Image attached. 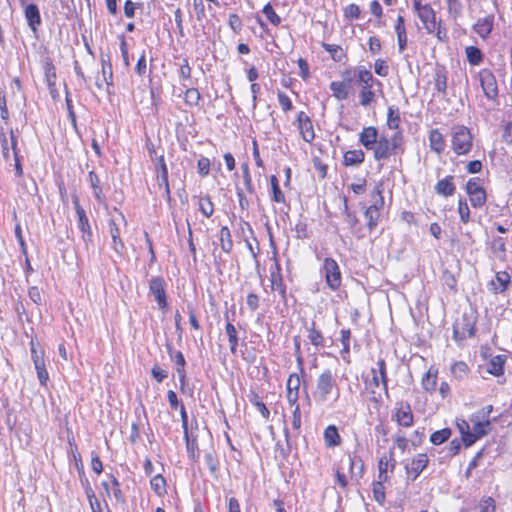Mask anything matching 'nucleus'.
<instances>
[{
    "label": "nucleus",
    "mask_w": 512,
    "mask_h": 512,
    "mask_svg": "<svg viewBox=\"0 0 512 512\" xmlns=\"http://www.w3.org/2000/svg\"><path fill=\"white\" fill-rule=\"evenodd\" d=\"M404 150V137L400 131L393 133L390 138L380 135L376 146L372 149L376 161L386 160L391 155L403 154Z\"/></svg>",
    "instance_id": "obj_1"
},
{
    "label": "nucleus",
    "mask_w": 512,
    "mask_h": 512,
    "mask_svg": "<svg viewBox=\"0 0 512 512\" xmlns=\"http://www.w3.org/2000/svg\"><path fill=\"white\" fill-rule=\"evenodd\" d=\"M336 391V398L339 396L336 376L330 369H325L317 377L316 387L312 393L314 400L317 403H325L329 397Z\"/></svg>",
    "instance_id": "obj_2"
},
{
    "label": "nucleus",
    "mask_w": 512,
    "mask_h": 512,
    "mask_svg": "<svg viewBox=\"0 0 512 512\" xmlns=\"http://www.w3.org/2000/svg\"><path fill=\"white\" fill-rule=\"evenodd\" d=\"M452 150L457 155L468 154L473 146V136L469 128L464 125H455L451 129Z\"/></svg>",
    "instance_id": "obj_3"
},
{
    "label": "nucleus",
    "mask_w": 512,
    "mask_h": 512,
    "mask_svg": "<svg viewBox=\"0 0 512 512\" xmlns=\"http://www.w3.org/2000/svg\"><path fill=\"white\" fill-rule=\"evenodd\" d=\"M371 380H366V388L370 391L371 394H376V390L382 385V388L385 392V395L388 397V376L386 371V363L385 360L380 358L376 363V367L371 368Z\"/></svg>",
    "instance_id": "obj_4"
},
{
    "label": "nucleus",
    "mask_w": 512,
    "mask_h": 512,
    "mask_svg": "<svg viewBox=\"0 0 512 512\" xmlns=\"http://www.w3.org/2000/svg\"><path fill=\"white\" fill-rule=\"evenodd\" d=\"M475 323V320L467 314H463L461 318L456 319L453 324V339L461 342L472 337L475 333Z\"/></svg>",
    "instance_id": "obj_5"
},
{
    "label": "nucleus",
    "mask_w": 512,
    "mask_h": 512,
    "mask_svg": "<svg viewBox=\"0 0 512 512\" xmlns=\"http://www.w3.org/2000/svg\"><path fill=\"white\" fill-rule=\"evenodd\" d=\"M149 294L158 304L159 309L167 311L169 308L166 297V282L163 277L155 276L149 280Z\"/></svg>",
    "instance_id": "obj_6"
},
{
    "label": "nucleus",
    "mask_w": 512,
    "mask_h": 512,
    "mask_svg": "<svg viewBox=\"0 0 512 512\" xmlns=\"http://www.w3.org/2000/svg\"><path fill=\"white\" fill-rule=\"evenodd\" d=\"M465 189L474 208H481L485 205L487 195L485 189L480 185L479 178L469 179Z\"/></svg>",
    "instance_id": "obj_7"
},
{
    "label": "nucleus",
    "mask_w": 512,
    "mask_h": 512,
    "mask_svg": "<svg viewBox=\"0 0 512 512\" xmlns=\"http://www.w3.org/2000/svg\"><path fill=\"white\" fill-rule=\"evenodd\" d=\"M323 271L328 287L333 291L337 290L341 285V272L337 262L333 258H325Z\"/></svg>",
    "instance_id": "obj_8"
},
{
    "label": "nucleus",
    "mask_w": 512,
    "mask_h": 512,
    "mask_svg": "<svg viewBox=\"0 0 512 512\" xmlns=\"http://www.w3.org/2000/svg\"><path fill=\"white\" fill-rule=\"evenodd\" d=\"M340 469L348 470L351 479L358 482L363 476L364 464L360 457L348 454L341 459Z\"/></svg>",
    "instance_id": "obj_9"
},
{
    "label": "nucleus",
    "mask_w": 512,
    "mask_h": 512,
    "mask_svg": "<svg viewBox=\"0 0 512 512\" xmlns=\"http://www.w3.org/2000/svg\"><path fill=\"white\" fill-rule=\"evenodd\" d=\"M74 208L78 217V228L82 232V239L86 245L92 242V230L85 210L81 207L78 197L72 198Z\"/></svg>",
    "instance_id": "obj_10"
},
{
    "label": "nucleus",
    "mask_w": 512,
    "mask_h": 512,
    "mask_svg": "<svg viewBox=\"0 0 512 512\" xmlns=\"http://www.w3.org/2000/svg\"><path fill=\"white\" fill-rule=\"evenodd\" d=\"M479 80L484 95L491 100L498 96V85L494 74L488 69H482L479 72Z\"/></svg>",
    "instance_id": "obj_11"
},
{
    "label": "nucleus",
    "mask_w": 512,
    "mask_h": 512,
    "mask_svg": "<svg viewBox=\"0 0 512 512\" xmlns=\"http://www.w3.org/2000/svg\"><path fill=\"white\" fill-rule=\"evenodd\" d=\"M296 123L302 139L307 143H311L315 139V133L310 117L305 112L300 111L297 115Z\"/></svg>",
    "instance_id": "obj_12"
},
{
    "label": "nucleus",
    "mask_w": 512,
    "mask_h": 512,
    "mask_svg": "<svg viewBox=\"0 0 512 512\" xmlns=\"http://www.w3.org/2000/svg\"><path fill=\"white\" fill-rule=\"evenodd\" d=\"M491 5V11L485 17L478 19L473 27L474 31L482 38H486L493 29L496 0H491Z\"/></svg>",
    "instance_id": "obj_13"
},
{
    "label": "nucleus",
    "mask_w": 512,
    "mask_h": 512,
    "mask_svg": "<svg viewBox=\"0 0 512 512\" xmlns=\"http://www.w3.org/2000/svg\"><path fill=\"white\" fill-rule=\"evenodd\" d=\"M20 3L24 8V16L29 28L33 32H37L39 26L42 23L38 6L33 3L26 4L25 0H20Z\"/></svg>",
    "instance_id": "obj_14"
},
{
    "label": "nucleus",
    "mask_w": 512,
    "mask_h": 512,
    "mask_svg": "<svg viewBox=\"0 0 512 512\" xmlns=\"http://www.w3.org/2000/svg\"><path fill=\"white\" fill-rule=\"evenodd\" d=\"M395 466H396V460L394 458V451H393V449H390L388 452L384 453L378 461V470H379L378 478H379V480L386 481L387 480V472L389 470L393 471Z\"/></svg>",
    "instance_id": "obj_15"
},
{
    "label": "nucleus",
    "mask_w": 512,
    "mask_h": 512,
    "mask_svg": "<svg viewBox=\"0 0 512 512\" xmlns=\"http://www.w3.org/2000/svg\"><path fill=\"white\" fill-rule=\"evenodd\" d=\"M378 130L374 126L364 127L359 133V143L367 150H372L379 140Z\"/></svg>",
    "instance_id": "obj_16"
},
{
    "label": "nucleus",
    "mask_w": 512,
    "mask_h": 512,
    "mask_svg": "<svg viewBox=\"0 0 512 512\" xmlns=\"http://www.w3.org/2000/svg\"><path fill=\"white\" fill-rule=\"evenodd\" d=\"M281 268L278 262L275 263L274 268L270 271V282L272 291H277L281 298L286 300V286L283 282L282 275L280 273Z\"/></svg>",
    "instance_id": "obj_17"
},
{
    "label": "nucleus",
    "mask_w": 512,
    "mask_h": 512,
    "mask_svg": "<svg viewBox=\"0 0 512 512\" xmlns=\"http://www.w3.org/2000/svg\"><path fill=\"white\" fill-rule=\"evenodd\" d=\"M417 15L423 23L427 33H432L435 29V24L438 21L436 20V13L431 5L425 4L424 9H422V11H420Z\"/></svg>",
    "instance_id": "obj_18"
},
{
    "label": "nucleus",
    "mask_w": 512,
    "mask_h": 512,
    "mask_svg": "<svg viewBox=\"0 0 512 512\" xmlns=\"http://www.w3.org/2000/svg\"><path fill=\"white\" fill-rule=\"evenodd\" d=\"M428 465V456L424 453L417 454L411 461L409 465L406 466V470L408 473H413V480H415L420 473L427 467Z\"/></svg>",
    "instance_id": "obj_19"
},
{
    "label": "nucleus",
    "mask_w": 512,
    "mask_h": 512,
    "mask_svg": "<svg viewBox=\"0 0 512 512\" xmlns=\"http://www.w3.org/2000/svg\"><path fill=\"white\" fill-rule=\"evenodd\" d=\"M455 190L456 186L452 175H448L444 179L439 180L435 185V192L444 197L452 196Z\"/></svg>",
    "instance_id": "obj_20"
},
{
    "label": "nucleus",
    "mask_w": 512,
    "mask_h": 512,
    "mask_svg": "<svg viewBox=\"0 0 512 512\" xmlns=\"http://www.w3.org/2000/svg\"><path fill=\"white\" fill-rule=\"evenodd\" d=\"M506 360L507 356L504 354L492 357L487 363V372L496 377L503 375Z\"/></svg>",
    "instance_id": "obj_21"
},
{
    "label": "nucleus",
    "mask_w": 512,
    "mask_h": 512,
    "mask_svg": "<svg viewBox=\"0 0 512 512\" xmlns=\"http://www.w3.org/2000/svg\"><path fill=\"white\" fill-rule=\"evenodd\" d=\"M429 146L432 151L438 155L442 154L445 150L446 144L442 133L438 129H432L429 132Z\"/></svg>",
    "instance_id": "obj_22"
},
{
    "label": "nucleus",
    "mask_w": 512,
    "mask_h": 512,
    "mask_svg": "<svg viewBox=\"0 0 512 512\" xmlns=\"http://www.w3.org/2000/svg\"><path fill=\"white\" fill-rule=\"evenodd\" d=\"M396 421L403 427H410L413 424V413L408 403H402L397 409Z\"/></svg>",
    "instance_id": "obj_23"
},
{
    "label": "nucleus",
    "mask_w": 512,
    "mask_h": 512,
    "mask_svg": "<svg viewBox=\"0 0 512 512\" xmlns=\"http://www.w3.org/2000/svg\"><path fill=\"white\" fill-rule=\"evenodd\" d=\"M510 275L506 271L497 272L495 275V281H491V290L495 293H503L505 292L510 284Z\"/></svg>",
    "instance_id": "obj_24"
},
{
    "label": "nucleus",
    "mask_w": 512,
    "mask_h": 512,
    "mask_svg": "<svg viewBox=\"0 0 512 512\" xmlns=\"http://www.w3.org/2000/svg\"><path fill=\"white\" fill-rule=\"evenodd\" d=\"M88 182L93 190V195L99 203H104L106 196L103 193L101 182L98 175L94 171L88 173Z\"/></svg>",
    "instance_id": "obj_25"
},
{
    "label": "nucleus",
    "mask_w": 512,
    "mask_h": 512,
    "mask_svg": "<svg viewBox=\"0 0 512 512\" xmlns=\"http://www.w3.org/2000/svg\"><path fill=\"white\" fill-rule=\"evenodd\" d=\"M365 160V153L361 150H349L344 153L343 165L344 166H359Z\"/></svg>",
    "instance_id": "obj_26"
},
{
    "label": "nucleus",
    "mask_w": 512,
    "mask_h": 512,
    "mask_svg": "<svg viewBox=\"0 0 512 512\" xmlns=\"http://www.w3.org/2000/svg\"><path fill=\"white\" fill-rule=\"evenodd\" d=\"M447 71L444 67H437L435 69L434 84L437 92L445 95L447 92Z\"/></svg>",
    "instance_id": "obj_27"
},
{
    "label": "nucleus",
    "mask_w": 512,
    "mask_h": 512,
    "mask_svg": "<svg viewBox=\"0 0 512 512\" xmlns=\"http://www.w3.org/2000/svg\"><path fill=\"white\" fill-rule=\"evenodd\" d=\"M109 229H110V235H111L112 242H113L114 251L118 254H122L125 246H124L123 241L121 240L120 230L113 219L109 221Z\"/></svg>",
    "instance_id": "obj_28"
},
{
    "label": "nucleus",
    "mask_w": 512,
    "mask_h": 512,
    "mask_svg": "<svg viewBox=\"0 0 512 512\" xmlns=\"http://www.w3.org/2000/svg\"><path fill=\"white\" fill-rule=\"evenodd\" d=\"M323 437L327 447H335L341 443V437L335 425H329L326 427Z\"/></svg>",
    "instance_id": "obj_29"
},
{
    "label": "nucleus",
    "mask_w": 512,
    "mask_h": 512,
    "mask_svg": "<svg viewBox=\"0 0 512 512\" xmlns=\"http://www.w3.org/2000/svg\"><path fill=\"white\" fill-rule=\"evenodd\" d=\"M330 90L337 100H345L349 96V84L346 82L333 81L330 83Z\"/></svg>",
    "instance_id": "obj_30"
},
{
    "label": "nucleus",
    "mask_w": 512,
    "mask_h": 512,
    "mask_svg": "<svg viewBox=\"0 0 512 512\" xmlns=\"http://www.w3.org/2000/svg\"><path fill=\"white\" fill-rule=\"evenodd\" d=\"M157 171L158 185L159 187L167 186L168 182V168L164 160V156L160 155L157 158V163L154 164Z\"/></svg>",
    "instance_id": "obj_31"
},
{
    "label": "nucleus",
    "mask_w": 512,
    "mask_h": 512,
    "mask_svg": "<svg viewBox=\"0 0 512 512\" xmlns=\"http://www.w3.org/2000/svg\"><path fill=\"white\" fill-rule=\"evenodd\" d=\"M383 184L378 183L371 193L372 204L368 207L370 209H374L375 211L380 212V210L384 206V198H383Z\"/></svg>",
    "instance_id": "obj_32"
},
{
    "label": "nucleus",
    "mask_w": 512,
    "mask_h": 512,
    "mask_svg": "<svg viewBox=\"0 0 512 512\" xmlns=\"http://www.w3.org/2000/svg\"><path fill=\"white\" fill-rule=\"evenodd\" d=\"M353 74L358 79V82L362 84V86L373 85L375 82L371 71L367 70L363 66L357 67L353 71Z\"/></svg>",
    "instance_id": "obj_33"
},
{
    "label": "nucleus",
    "mask_w": 512,
    "mask_h": 512,
    "mask_svg": "<svg viewBox=\"0 0 512 512\" xmlns=\"http://www.w3.org/2000/svg\"><path fill=\"white\" fill-rule=\"evenodd\" d=\"M450 371L455 379L463 380L468 376L470 369L464 361H457L451 366Z\"/></svg>",
    "instance_id": "obj_34"
},
{
    "label": "nucleus",
    "mask_w": 512,
    "mask_h": 512,
    "mask_svg": "<svg viewBox=\"0 0 512 512\" xmlns=\"http://www.w3.org/2000/svg\"><path fill=\"white\" fill-rule=\"evenodd\" d=\"M220 245L225 253H230L233 247L232 236L229 228L223 226L220 230Z\"/></svg>",
    "instance_id": "obj_35"
},
{
    "label": "nucleus",
    "mask_w": 512,
    "mask_h": 512,
    "mask_svg": "<svg viewBox=\"0 0 512 512\" xmlns=\"http://www.w3.org/2000/svg\"><path fill=\"white\" fill-rule=\"evenodd\" d=\"M225 331L228 336V341L230 344V351L232 354H235L237 351V346H238V341H239L236 328L232 323L227 322V324L225 326Z\"/></svg>",
    "instance_id": "obj_36"
},
{
    "label": "nucleus",
    "mask_w": 512,
    "mask_h": 512,
    "mask_svg": "<svg viewBox=\"0 0 512 512\" xmlns=\"http://www.w3.org/2000/svg\"><path fill=\"white\" fill-rule=\"evenodd\" d=\"M466 57L471 65L477 66L483 60V54L481 50L475 46H468L465 49Z\"/></svg>",
    "instance_id": "obj_37"
},
{
    "label": "nucleus",
    "mask_w": 512,
    "mask_h": 512,
    "mask_svg": "<svg viewBox=\"0 0 512 512\" xmlns=\"http://www.w3.org/2000/svg\"><path fill=\"white\" fill-rule=\"evenodd\" d=\"M271 190H272V201L277 203H284L285 196L282 190L280 189L278 179L275 175L270 177Z\"/></svg>",
    "instance_id": "obj_38"
},
{
    "label": "nucleus",
    "mask_w": 512,
    "mask_h": 512,
    "mask_svg": "<svg viewBox=\"0 0 512 512\" xmlns=\"http://www.w3.org/2000/svg\"><path fill=\"white\" fill-rule=\"evenodd\" d=\"M400 113H399V109L394 107V106H390L388 108V113H387V125L390 129H393V130H396L399 128V124H400Z\"/></svg>",
    "instance_id": "obj_39"
},
{
    "label": "nucleus",
    "mask_w": 512,
    "mask_h": 512,
    "mask_svg": "<svg viewBox=\"0 0 512 512\" xmlns=\"http://www.w3.org/2000/svg\"><path fill=\"white\" fill-rule=\"evenodd\" d=\"M373 85L362 86L359 97L360 104L364 107L369 106L375 99V93L372 91Z\"/></svg>",
    "instance_id": "obj_40"
},
{
    "label": "nucleus",
    "mask_w": 512,
    "mask_h": 512,
    "mask_svg": "<svg viewBox=\"0 0 512 512\" xmlns=\"http://www.w3.org/2000/svg\"><path fill=\"white\" fill-rule=\"evenodd\" d=\"M322 47L331 55L334 61L340 62L345 57V53L339 45L323 43Z\"/></svg>",
    "instance_id": "obj_41"
},
{
    "label": "nucleus",
    "mask_w": 512,
    "mask_h": 512,
    "mask_svg": "<svg viewBox=\"0 0 512 512\" xmlns=\"http://www.w3.org/2000/svg\"><path fill=\"white\" fill-rule=\"evenodd\" d=\"M198 206H199V210L205 217L209 218L213 215L214 205L209 196L200 197Z\"/></svg>",
    "instance_id": "obj_42"
},
{
    "label": "nucleus",
    "mask_w": 512,
    "mask_h": 512,
    "mask_svg": "<svg viewBox=\"0 0 512 512\" xmlns=\"http://www.w3.org/2000/svg\"><path fill=\"white\" fill-rule=\"evenodd\" d=\"M10 140H11V147L13 150V156L15 161V172L18 177H21L23 175V169L20 163L19 155L17 152V138L14 135L13 130L10 132Z\"/></svg>",
    "instance_id": "obj_43"
},
{
    "label": "nucleus",
    "mask_w": 512,
    "mask_h": 512,
    "mask_svg": "<svg viewBox=\"0 0 512 512\" xmlns=\"http://www.w3.org/2000/svg\"><path fill=\"white\" fill-rule=\"evenodd\" d=\"M168 353L172 361L176 365V372L185 371L186 361L181 351H173L172 347L168 346Z\"/></svg>",
    "instance_id": "obj_44"
},
{
    "label": "nucleus",
    "mask_w": 512,
    "mask_h": 512,
    "mask_svg": "<svg viewBox=\"0 0 512 512\" xmlns=\"http://www.w3.org/2000/svg\"><path fill=\"white\" fill-rule=\"evenodd\" d=\"M307 330L309 332L308 338L314 346L318 347L324 345V337L321 331L316 329L315 322H312L311 327H308Z\"/></svg>",
    "instance_id": "obj_45"
},
{
    "label": "nucleus",
    "mask_w": 512,
    "mask_h": 512,
    "mask_svg": "<svg viewBox=\"0 0 512 512\" xmlns=\"http://www.w3.org/2000/svg\"><path fill=\"white\" fill-rule=\"evenodd\" d=\"M451 433H452L451 429H449V428H444V429L435 431L434 433H432V435L430 437V441L434 445H440L450 438Z\"/></svg>",
    "instance_id": "obj_46"
},
{
    "label": "nucleus",
    "mask_w": 512,
    "mask_h": 512,
    "mask_svg": "<svg viewBox=\"0 0 512 512\" xmlns=\"http://www.w3.org/2000/svg\"><path fill=\"white\" fill-rule=\"evenodd\" d=\"M201 95L196 88H188L184 93V101L189 106H198Z\"/></svg>",
    "instance_id": "obj_47"
},
{
    "label": "nucleus",
    "mask_w": 512,
    "mask_h": 512,
    "mask_svg": "<svg viewBox=\"0 0 512 512\" xmlns=\"http://www.w3.org/2000/svg\"><path fill=\"white\" fill-rule=\"evenodd\" d=\"M364 216L367 220V227L369 228L370 231H373L377 227L380 212L367 207L364 212Z\"/></svg>",
    "instance_id": "obj_48"
},
{
    "label": "nucleus",
    "mask_w": 512,
    "mask_h": 512,
    "mask_svg": "<svg viewBox=\"0 0 512 512\" xmlns=\"http://www.w3.org/2000/svg\"><path fill=\"white\" fill-rule=\"evenodd\" d=\"M150 485H151L152 490L155 493H157L158 495H162L163 493L166 492V490H165L166 481H165V478L161 474L155 475L151 479Z\"/></svg>",
    "instance_id": "obj_49"
},
{
    "label": "nucleus",
    "mask_w": 512,
    "mask_h": 512,
    "mask_svg": "<svg viewBox=\"0 0 512 512\" xmlns=\"http://www.w3.org/2000/svg\"><path fill=\"white\" fill-rule=\"evenodd\" d=\"M34 366H35V369L37 372V377L39 379L40 384L45 386L49 379V375L45 368L44 360H36V363H34Z\"/></svg>",
    "instance_id": "obj_50"
},
{
    "label": "nucleus",
    "mask_w": 512,
    "mask_h": 512,
    "mask_svg": "<svg viewBox=\"0 0 512 512\" xmlns=\"http://www.w3.org/2000/svg\"><path fill=\"white\" fill-rule=\"evenodd\" d=\"M184 438L186 440V448L189 457L196 461L199 458L197 440L195 438H190L189 433H187V437Z\"/></svg>",
    "instance_id": "obj_51"
},
{
    "label": "nucleus",
    "mask_w": 512,
    "mask_h": 512,
    "mask_svg": "<svg viewBox=\"0 0 512 512\" xmlns=\"http://www.w3.org/2000/svg\"><path fill=\"white\" fill-rule=\"evenodd\" d=\"M263 14L266 18L273 24L274 26H278L281 23L280 16L274 11L273 7L270 3H267L262 10Z\"/></svg>",
    "instance_id": "obj_52"
},
{
    "label": "nucleus",
    "mask_w": 512,
    "mask_h": 512,
    "mask_svg": "<svg viewBox=\"0 0 512 512\" xmlns=\"http://www.w3.org/2000/svg\"><path fill=\"white\" fill-rule=\"evenodd\" d=\"M250 402L257 408L263 418L268 419L270 416V411L266 407V405L261 401L260 397L257 394H253L250 398Z\"/></svg>",
    "instance_id": "obj_53"
},
{
    "label": "nucleus",
    "mask_w": 512,
    "mask_h": 512,
    "mask_svg": "<svg viewBox=\"0 0 512 512\" xmlns=\"http://www.w3.org/2000/svg\"><path fill=\"white\" fill-rule=\"evenodd\" d=\"M436 374H432L430 371L426 372L422 378V386L426 391H434L436 388Z\"/></svg>",
    "instance_id": "obj_54"
},
{
    "label": "nucleus",
    "mask_w": 512,
    "mask_h": 512,
    "mask_svg": "<svg viewBox=\"0 0 512 512\" xmlns=\"http://www.w3.org/2000/svg\"><path fill=\"white\" fill-rule=\"evenodd\" d=\"M448 13L453 17L457 18L462 13V3L460 0H446Z\"/></svg>",
    "instance_id": "obj_55"
},
{
    "label": "nucleus",
    "mask_w": 512,
    "mask_h": 512,
    "mask_svg": "<svg viewBox=\"0 0 512 512\" xmlns=\"http://www.w3.org/2000/svg\"><path fill=\"white\" fill-rule=\"evenodd\" d=\"M458 213L461 222L466 224L470 221V209L467 202L463 199H459L458 201Z\"/></svg>",
    "instance_id": "obj_56"
},
{
    "label": "nucleus",
    "mask_w": 512,
    "mask_h": 512,
    "mask_svg": "<svg viewBox=\"0 0 512 512\" xmlns=\"http://www.w3.org/2000/svg\"><path fill=\"white\" fill-rule=\"evenodd\" d=\"M241 169H242V173H243V180H244V184H245L246 190L250 194H253L255 192V189H254L253 184H252V178H251V175H250V170H249L248 164L247 163H243L241 165Z\"/></svg>",
    "instance_id": "obj_57"
},
{
    "label": "nucleus",
    "mask_w": 512,
    "mask_h": 512,
    "mask_svg": "<svg viewBox=\"0 0 512 512\" xmlns=\"http://www.w3.org/2000/svg\"><path fill=\"white\" fill-rule=\"evenodd\" d=\"M360 14L361 10L357 4H349L344 8V16L349 20L359 19Z\"/></svg>",
    "instance_id": "obj_58"
},
{
    "label": "nucleus",
    "mask_w": 512,
    "mask_h": 512,
    "mask_svg": "<svg viewBox=\"0 0 512 512\" xmlns=\"http://www.w3.org/2000/svg\"><path fill=\"white\" fill-rule=\"evenodd\" d=\"M110 478V481H111V484H112V488H113V495L115 497V499L118 501V502H121V503H124L125 502V498H124V495L120 489V483L119 481L117 480V478L114 476V475H110L109 476Z\"/></svg>",
    "instance_id": "obj_59"
},
{
    "label": "nucleus",
    "mask_w": 512,
    "mask_h": 512,
    "mask_svg": "<svg viewBox=\"0 0 512 512\" xmlns=\"http://www.w3.org/2000/svg\"><path fill=\"white\" fill-rule=\"evenodd\" d=\"M384 480H380L378 482H375L373 484V495H374V499L382 504L385 500V491H384V486L382 484Z\"/></svg>",
    "instance_id": "obj_60"
},
{
    "label": "nucleus",
    "mask_w": 512,
    "mask_h": 512,
    "mask_svg": "<svg viewBox=\"0 0 512 512\" xmlns=\"http://www.w3.org/2000/svg\"><path fill=\"white\" fill-rule=\"evenodd\" d=\"M375 73L381 77H386L389 73V67L385 60L377 59L374 63Z\"/></svg>",
    "instance_id": "obj_61"
},
{
    "label": "nucleus",
    "mask_w": 512,
    "mask_h": 512,
    "mask_svg": "<svg viewBox=\"0 0 512 512\" xmlns=\"http://www.w3.org/2000/svg\"><path fill=\"white\" fill-rule=\"evenodd\" d=\"M278 101L283 111L287 112L293 109V104L290 98L282 91L277 93Z\"/></svg>",
    "instance_id": "obj_62"
},
{
    "label": "nucleus",
    "mask_w": 512,
    "mask_h": 512,
    "mask_svg": "<svg viewBox=\"0 0 512 512\" xmlns=\"http://www.w3.org/2000/svg\"><path fill=\"white\" fill-rule=\"evenodd\" d=\"M228 24L231 30L236 34L240 33V31L242 30V21L237 14L229 15Z\"/></svg>",
    "instance_id": "obj_63"
},
{
    "label": "nucleus",
    "mask_w": 512,
    "mask_h": 512,
    "mask_svg": "<svg viewBox=\"0 0 512 512\" xmlns=\"http://www.w3.org/2000/svg\"><path fill=\"white\" fill-rule=\"evenodd\" d=\"M198 173L201 176H207L210 172V160L206 157H201L197 163Z\"/></svg>",
    "instance_id": "obj_64"
}]
</instances>
